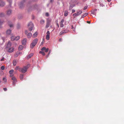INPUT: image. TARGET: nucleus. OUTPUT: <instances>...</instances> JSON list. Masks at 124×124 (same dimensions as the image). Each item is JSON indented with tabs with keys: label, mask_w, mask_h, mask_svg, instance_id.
I'll return each instance as SVG.
<instances>
[{
	"label": "nucleus",
	"mask_w": 124,
	"mask_h": 124,
	"mask_svg": "<svg viewBox=\"0 0 124 124\" xmlns=\"http://www.w3.org/2000/svg\"><path fill=\"white\" fill-rule=\"evenodd\" d=\"M38 41V39H35L33 41L31 44V48H33V47L35 46L36 44L37 43Z\"/></svg>",
	"instance_id": "obj_1"
},
{
	"label": "nucleus",
	"mask_w": 124,
	"mask_h": 124,
	"mask_svg": "<svg viewBox=\"0 0 124 124\" xmlns=\"http://www.w3.org/2000/svg\"><path fill=\"white\" fill-rule=\"evenodd\" d=\"M28 68V67H27V66H25L23 68H19V70L20 72L23 73H25L27 71Z\"/></svg>",
	"instance_id": "obj_2"
},
{
	"label": "nucleus",
	"mask_w": 124,
	"mask_h": 124,
	"mask_svg": "<svg viewBox=\"0 0 124 124\" xmlns=\"http://www.w3.org/2000/svg\"><path fill=\"white\" fill-rule=\"evenodd\" d=\"M28 26L29 27V31H31L34 27V25L31 22H30L28 25Z\"/></svg>",
	"instance_id": "obj_3"
},
{
	"label": "nucleus",
	"mask_w": 124,
	"mask_h": 124,
	"mask_svg": "<svg viewBox=\"0 0 124 124\" xmlns=\"http://www.w3.org/2000/svg\"><path fill=\"white\" fill-rule=\"evenodd\" d=\"M11 43L10 41H9L8 42L5 48L4 49L5 51V50L11 47Z\"/></svg>",
	"instance_id": "obj_4"
},
{
	"label": "nucleus",
	"mask_w": 124,
	"mask_h": 124,
	"mask_svg": "<svg viewBox=\"0 0 124 124\" xmlns=\"http://www.w3.org/2000/svg\"><path fill=\"white\" fill-rule=\"evenodd\" d=\"M14 50V48L13 47H10L8 49L5 50V51L9 53H12L13 52Z\"/></svg>",
	"instance_id": "obj_5"
},
{
	"label": "nucleus",
	"mask_w": 124,
	"mask_h": 124,
	"mask_svg": "<svg viewBox=\"0 0 124 124\" xmlns=\"http://www.w3.org/2000/svg\"><path fill=\"white\" fill-rule=\"evenodd\" d=\"M69 31V30L67 29L63 30L60 33V35L64 34H65L67 33Z\"/></svg>",
	"instance_id": "obj_6"
},
{
	"label": "nucleus",
	"mask_w": 124,
	"mask_h": 124,
	"mask_svg": "<svg viewBox=\"0 0 124 124\" xmlns=\"http://www.w3.org/2000/svg\"><path fill=\"white\" fill-rule=\"evenodd\" d=\"M50 33L49 31H47L46 33V39L47 40H48L50 38Z\"/></svg>",
	"instance_id": "obj_7"
},
{
	"label": "nucleus",
	"mask_w": 124,
	"mask_h": 124,
	"mask_svg": "<svg viewBox=\"0 0 124 124\" xmlns=\"http://www.w3.org/2000/svg\"><path fill=\"white\" fill-rule=\"evenodd\" d=\"M13 80V85H15L16 84V78L14 77H12L11 78Z\"/></svg>",
	"instance_id": "obj_8"
},
{
	"label": "nucleus",
	"mask_w": 124,
	"mask_h": 124,
	"mask_svg": "<svg viewBox=\"0 0 124 124\" xmlns=\"http://www.w3.org/2000/svg\"><path fill=\"white\" fill-rule=\"evenodd\" d=\"M41 50L42 51H45V52L47 53L49 49L48 48H46L45 47H44L42 48Z\"/></svg>",
	"instance_id": "obj_9"
},
{
	"label": "nucleus",
	"mask_w": 124,
	"mask_h": 124,
	"mask_svg": "<svg viewBox=\"0 0 124 124\" xmlns=\"http://www.w3.org/2000/svg\"><path fill=\"white\" fill-rule=\"evenodd\" d=\"M25 1V0H23V1L21 2L19 5V6L21 8H22L23 6V3Z\"/></svg>",
	"instance_id": "obj_10"
},
{
	"label": "nucleus",
	"mask_w": 124,
	"mask_h": 124,
	"mask_svg": "<svg viewBox=\"0 0 124 124\" xmlns=\"http://www.w3.org/2000/svg\"><path fill=\"white\" fill-rule=\"evenodd\" d=\"M27 40L25 39H24L22 41V44L23 45H25L26 43Z\"/></svg>",
	"instance_id": "obj_11"
},
{
	"label": "nucleus",
	"mask_w": 124,
	"mask_h": 124,
	"mask_svg": "<svg viewBox=\"0 0 124 124\" xmlns=\"http://www.w3.org/2000/svg\"><path fill=\"white\" fill-rule=\"evenodd\" d=\"M36 6H33L30 8L28 10V11L33 10L35 8Z\"/></svg>",
	"instance_id": "obj_12"
},
{
	"label": "nucleus",
	"mask_w": 124,
	"mask_h": 124,
	"mask_svg": "<svg viewBox=\"0 0 124 124\" xmlns=\"http://www.w3.org/2000/svg\"><path fill=\"white\" fill-rule=\"evenodd\" d=\"M50 22L49 20H48L46 24V28H48L50 25Z\"/></svg>",
	"instance_id": "obj_13"
},
{
	"label": "nucleus",
	"mask_w": 124,
	"mask_h": 124,
	"mask_svg": "<svg viewBox=\"0 0 124 124\" xmlns=\"http://www.w3.org/2000/svg\"><path fill=\"white\" fill-rule=\"evenodd\" d=\"M64 20L62 19L61 21L60 22V26L61 27H63V23L64 22Z\"/></svg>",
	"instance_id": "obj_14"
},
{
	"label": "nucleus",
	"mask_w": 124,
	"mask_h": 124,
	"mask_svg": "<svg viewBox=\"0 0 124 124\" xmlns=\"http://www.w3.org/2000/svg\"><path fill=\"white\" fill-rule=\"evenodd\" d=\"M27 35V38H30L32 36V34L31 33H29Z\"/></svg>",
	"instance_id": "obj_15"
},
{
	"label": "nucleus",
	"mask_w": 124,
	"mask_h": 124,
	"mask_svg": "<svg viewBox=\"0 0 124 124\" xmlns=\"http://www.w3.org/2000/svg\"><path fill=\"white\" fill-rule=\"evenodd\" d=\"M33 55V53H31L27 57V59H29L30 58H31V57H32Z\"/></svg>",
	"instance_id": "obj_16"
},
{
	"label": "nucleus",
	"mask_w": 124,
	"mask_h": 124,
	"mask_svg": "<svg viewBox=\"0 0 124 124\" xmlns=\"http://www.w3.org/2000/svg\"><path fill=\"white\" fill-rule=\"evenodd\" d=\"M11 13V11L10 10H8L7 11V14L8 15H10Z\"/></svg>",
	"instance_id": "obj_17"
},
{
	"label": "nucleus",
	"mask_w": 124,
	"mask_h": 124,
	"mask_svg": "<svg viewBox=\"0 0 124 124\" xmlns=\"http://www.w3.org/2000/svg\"><path fill=\"white\" fill-rule=\"evenodd\" d=\"M82 13V11L80 10L79 11H77V12L76 13L77 14V15L78 16L81 13Z\"/></svg>",
	"instance_id": "obj_18"
},
{
	"label": "nucleus",
	"mask_w": 124,
	"mask_h": 124,
	"mask_svg": "<svg viewBox=\"0 0 124 124\" xmlns=\"http://www.w3.org/2000/svg\"><path fill=\"white\" fill-rule=\"evenodd\" d=\"M11 31L10 30H7L6 31L7 34L8 35H9L11 34Z\"/></svg>",
	"instance_id": "obj_19"
},
{
	"label": "nucleus",
	"mask_w": 124,
	"mask_h": 124,
	"mask_svg": "<svg viewBox=\"0 0 124 124\" xmlns=\"http://www.w3.org/2000/svg\"><path fill=\"white\" fill-rule=\"evenodd\" d=\"M5 4L4 2L2 1L0 4V7H3L5 5Z\"/></svg>",
	"instance_id": "obj_20"
},
{
	"label": "nucleus",
	"mask_w": 124,
	"mask_h": 124,
	"mask_svg": "<svg viewBox=\"0 0 124 124\" xmlns=\"http://www.w3.org/2000/svg\"><path fill=\"white\" fill-rule=\"evenodd\" d=\"M23 48V47L22 45H20L18 47V50H19L20 51L22 50Z\"/></svg>",
	"instance_id": "obj_21"
},
{
	"label": "nucleus",
	"mask_w": 124,
	"mask_h": 124,
	"mask_svg": "<svg viewBox=\"0 0 124 124\" xmlns=\"http://www.w3.org/2000/svg\"><path fill=\"white\" fill-rule=\"evenodd\" d=\"M88 15V13H85V14H83L81 16L82 18H83L86 16Z\"/></svg>",
	"instance_id": "obj_22"
},
{
	"label": "nucleus",
	"mask_w": 124,
	"mask_h": 124,
	"mask_svg": "<svg viewBox=\"0 0 124 124\" xmlns=\"http://www.w3.org/2000/svg\"><path fill=\"white\" fill-rule=\"evenodd\" d=\"M38 35V33L36 32L32 36L33 37L35 38Z\"/></svg>",
	"instance_id": "obj_23"
},
{
	"label": "nucleus",
	"mask_w": 124,
	"mask_h": 124,
	"mask_svg": "<svg viewBox=\"0 0 124 124\" xmlns=\"http://www.w3.org/2000/svg\"><path fill=\"white\" fill-rule=\"evenodd\" d=\"M13 65L14 66H15L16 64V60H14L13 61Z\"/></svg>",
	"instance_id": "obj_24"
},
{
	"label": "nucleus",
	"mask_w": 124,
	"mask_h": 124,
	"mask_svg": "<svg viewBox=\"0 0 124 124\" xmlns=\"http://www.w3.org/2000/svg\"><path fill=\"white\" fill-rule=\"evenodd\" d=\"M11 40L13 41L15 40V37L14 36H12L11 38Z\"/></svg>",
	"instance_id": "obj_25"
},
{
	"label": "nucleus",
	"mask_w": 124,
	"mask_h": 124,
	"mask_svg": "<svg viewBox=\"0 0 124 124\" xmlns=\"http://www.w3.org/2000/svg\"><path fill=\"white\" fill-rule=\"evenodd\" d=\"M23 74H21L20 75V78L21 80H22L23 78Z\"/></svg>",
	"instance_id": "obj_26"
},
{
	"label": "nucleus",
	"mask_w": 124,
	"mask_h": 124,
	"mask_svg": "<svg viewBox=\"0 0 124 124\" xmlns=\"http://www.w3.org/2000/svg\"><path fill=\"white\" fill-rule=\"evenodd\" d=\"M39 53L41 54L43 56H44L45 54L44 52L43 51H40Z\"/></svg>",
	"instance_id": "obj_27"
},
{
	"label": "nucleus",
	"mask_w": 124,
	"mask_h": 124,
	"mask_svg": "<svg viewBox=\"0 0 124 124\" xmlns=\"http://www.w3.org/2000/svg\"><path fill=\"white\" fill-rule=\"evenodd\" d=\"M68 12L67 11H65V13H64V16H67L68 15Z\"/></svg>",
	"instance_id": "obj_28"
},
{
	"label": "nucleus",
	"mask_w": 124,
	"mask_h": 124,
	"mask_svg": "<svg viewBox=\"0 0 124 124\" xmlns=\"http://www.w3.org/2000/svg\"><path fill=\"white\" fill-rule=\"evenodd\" d=\"M14 71L13 70H11L9 71V73L10 74H12Z\"/></svg>",
	"instance_id": "obj_29"
},
{
	"label": "nucleus",
	"mask_w": 124,
	"mask_h": 124,
	"mask_svg": "<svg viewBox=\"0 0 124 124\" xmlns=\"http://www.w3.org/2000/svg\"><path fill=\"white\" fill-rule=\"evenodd\" d=\"M4 14L3 13H0V17H2L4 16Z\"/></svg>",
	"instance_id": "obj_30"
},
{
	"label": "nucleus",
	"mask_w": 124,
	"mask_h": 124,
	"mask_svg": "<svg viewBox=\"0 0 124 124\" xmlns=\"http://www.w3.org/2000/svg\"><path fill=\"white\" fill-rule=\"evenodd\" d=\"M8 25H9V26L10 27H13V24H11L10 23V22H9L8 23Z\"/></svg>",
	"instance_id": "obj_31"
},
{
	"label": "nucleus",
	"mask_w": 124,
	"mask_h": 124,
	"mask_svg": "<svg viewBox=\"0 0 124 124\" xmlns=\"http://www.w3.org/2000/svg\"><path fill=\"white\" fill-rule=\"evenodd\" d=\"M45 22V21L43 20H41L40 21V23L41 24H43Z\"/></svg>",
	"instance_id": "obj_32"
},
{
	"label": "nucleus",
	"mask_w": 124,
	"mask_h": 124,
	"mask_svg": "<svg viewBox=\"0 0 124 124\" xmlns=\"http://www.w3.org/2000/svg\"><path fill=\"white\" fill-rule=\"evenodd\" d=\"M19 66H16L15 68V70H17L18 69H19Z\"/></svg>",
	"instance_id": "obj_33"
},
{
	"label": "nucleus",
	"mask_w": 124,
	"mask_h": 124,
	"mask_svg": "<svg viewBox=\"0 0 124 124\" xmlns=\"http://www.w3.org/2000/svg\"><path fill=\"white\" fill-rule=\"evenodd\" d=\"M20 37L19 36H18L16 37H15V40H18L20 38Z\"/></svg>",
	"instance_id": "obj_34"
},
{
	"label": "nucleus",
	"mask_w": 124,
	"mask_h": 124,
	"mask_svg": "<svg viewBox=\"0 0 124 124\" xmlns=\"http://www.w3.org/2000/svg\"><path fill=\"white\" fill-rule=\"evenodd\" d=\"M3 81H4L6 83L7 80L6 78H3Z\"/></svg>",
	"instance_id": "obj_35"
},
{
	"label": "nucleus",
	"mask_w": 124,
	"mask_h": 124,
	"mask_svg": "<svg viewBox=\"0 0 124 124\" xmlns=\"http://www.w3.org/2000/svg\"><path fill=\"white\" fill-rule=\"evenodd\" d=\"M5 69V67L4 66H2L1 67V69L2 70H4Z\"/></svg>",
	"instance_id": "obj_36"
},
{
	"label": "nucleus",
	"mask_w": 124,
	"mask_h": 124,
	"mask_svg": "<svg viewBox=\"0 0 124 124\" xmlns=\"http://www.w3.org/2000/svg\"><path fill=\"white\" fill-rule=\"evenodd\" d=\"M74 7L72 5H70V7H69V9H71L72 8Z\"/></svg>",
	"instance_id": "obj_37"
},
{
	"label": "nucleus",
	"mask_w": 124,
	"mask_h": 124,
	"mask_svg": "<svg viewBox=\"0 0 124 124\" xmlns=\"http://www.w3.org/2000/svg\"><path fill=\"white\" fill-rule=\"evenodd\" d=\"M78 16V15H77V14L76 13H75L73 14V16L74 17H75L76 16Z\"/></svg>",
	"instance_id": "obj_38"
},
{
	"label": "nucleus",
	"mask_w": 124,
	"mask_h": 124,
	"mask_svg": "<svg viewBox=\"0 0 124 124\" xmlns=\"http://www.w3.org/2000/svg\"><path fill=\"white\" fill-rule=\"evenodd\" d=\"M50 52H51V51L50 50V51H49V53H48L47 55L46 56L47 57H48V56H49L50 54Z\"/></svg>",
	"instance_id": "obj_39"
},
{
	"label": "nucleus",
	"mask_w": 124,
	"mask_h": 124,
	"mask_svg": "<svg viewBox=\"0 0 124 124\" xmlns=\"http://www.w3.org/2000/svg\"><path fill=\"white\" fill-rule=\"evenodd\" d=\"M87 8V6H85L84 8V10H85Z\"/></svg>",
	"instance_id": "obj_40"
},
{
	"label": "nucleus",
	"mask_w": 124,
	"mask_h": 124,
	"mask_svg": "<svg viewBox=\"0 0 124 124\" xmlns=\"http://www.w3.org/2000/svg\"><path fill=\"white\" fill-rule=\"evenodd\" d=\"M91 14H93V15H95L96 13L94 11H93L92 12Z\"/></svg>",
	"instance_id": "obj_41"
},
{
	"label": "nucleus",
	"mask_w": 124,
	"mask_h": 124,
	"mask_svg": "<svg viewBox=\"0 0 124 124\" xmlns=\"http://www.w3.org/2000/svg\"><path fill=\"white\" fill-rule=\"evenodd\" d=\"M4 59V57H2V58L1 59L0 61H3Z\"/></svg>",
	"instance_id": "obj_42"
},
{
	"label": "nucleus",
	"mask_w": 124,
	"mask_h": 124,
	"mask_svg": "<svg viewBox=\"0 0 124 124\" xmlns=\"http://www.w3.org/2000/svg\"><path fill=\"white\" fill-rule=\"evenodd\" d=\"M8 1L9 2V3H10V4L11 3V0H8Z\"/></svg>",
	"instance_id": "obj_43"
},
{
	"label": "nucleus",
	"mask_w": 124,
	"mask_h": 124,
	"mask_svg": "<svg viewBox=\"0 0 124 124\" xmlns=\"http://www.w3.org/2000/svg\"><path fill=\"white\" fill-rule=\"evenodd\" d=\"M75 11V10L73 9L72 10V13H74Z\"/></svg>",
	"instance_id": "obj_44"
},
{
	"label": "nucleus",
	"mask_w": 124,
	"mask_h": 124,
	"mask_svg": "<svg viewBox=\"0 0 124 124\" xmlns=\"http://www.w3.org/2000/svg\"><path fill=\"white\" fill-rule=\"evenodd\" d=\"M28 31H25V34L26 35H27L28 34Z\"/></svg>",
	"instance_id": "obj_45"
},
{
	"label": "nucleus",
	"mask_w": 124,
	"mask_h": 124,
	"mask_svg": "<svg viewBox=\"0 0 124 124\" xmlns=\"http://www.w3.org/2000/svg\"><path fill=\"white\" fill-rule=\"evenodd\" d=\"M3 89L5 91H6L7 90V88H4Z\"/></svg>",
	"instance_id": "obj_46"
},
{
	"label": "nucleus",
	"mask_w": 124,
	"mask_h": 124,
	"mask_svg": "<svg viewBox=\"0 0 124 124\" xmlns=\"http://www.w3.org/2000/svg\"><path fill=\"white\" fill-rule=\"evenodd\" d=\"M3 23V22L1 21L0 20V25H1Z\"/></svg>",
	"instance_id": "obj_47"
},
{
	"label": "nucleus",
	"mask_w": 124,
	"mask_h": 124,
	"mask_svg": "<svg viewBox=\"0 0 124 124\" xmlns=\"http://www.w3.org/2000/svg\"><path fill=\"white\" fill-rule=\"evenodd\" d=\"M62 39L61 38H60L59 40V41L60 42L61 41H62Z\"/></svg>",
	"instance_id": "obj_48"
},
{
	"label": "nucleus",
	"mask_w": 124,
	"mask_h": 124,
	"mask_svg": "<svg viewBox=\"0 0 124 124\" xmlns=\"http://www.w3.org/2000/svg\"><path fill=\"white\" fill-rule=\"evenodd\" d=\"M97 9H95L93 11L95 12V11H97Z\"/></svg>",
	"instance_id": "obj_49"
},
{
	"label": "nucleus",
	"mask_w": 124,
	"mask_h": 124,
	"mask_svg": "<svg viewBox=\"0 0 124 124\" xmlns=\"http://www.w3.org/2000/svg\"><path fill=\"white\" fill-rule=\"evenodd\" d=\"M87 23H90V21H88L87 22Z\"/></svg>",
	"instance_id": "obj_50"
},
{
	"label": "nucleus",
	"mask_w": 124,
	"mask_h": 124,
	"mask_svg": "<svg viewBox=\"0 0 124 124\" xmlns=\"http://www.w3.org/2000/svg\"><path fill=\"white\" fill-rule=\"evenodd\" d=\"M57 25L58 26V28L59 27V25L58 23H57Z\"/></svg>",
	"instance_id": "obj_51"
},
{
	"label": "nucleus",
	"mask_w": 124,
	"mask_h": 124,
	"mask_svg": "<svg viewBox=\"0 0 124 124\" xmlns=\"http://www.w3.org/2000/svg\"><path fill=\"white\" fill-rule=\"evenodd\" d=\"M46 16H48V13H46Z\"/></svg>",
	"instance_id": "obj_52"
},
{
	"label": "nucleus",
	"mask_w": 124,
	"mask_h": 124,
	"mask_svg": "<svg viewBox=\"0 0 124 124\" xmlns=\"http://www.w3.org/2000/svg\"><path fill=\"white\" fill-rule=\"evenodd\" d=\"M73 28H74V27H73V26L72 25L71 26V28L73 29Z\"/></svg>",
	"instance_id": "obj_53"
},
{
	"label": "nucleus",
	"mask_w": 124,
	"mask_h": 124,
	"mask_svg": "<svg viewBox=\"0 0 124 124\" xmlns=\"http://www.w3.org/2000/svg\"><path fill=\"white\" fill-rule=\"evenodd\" d=\"M50 1L51 2H52L53 1V0H50Z\"/></svg>",
	"instance_id": "obj_54"
},
{
	"label": "nucleus",
	"mask_w": 124,
	"mask_h": 124,
	"mask_svg": "<svg viewBox=\"0 0 124 124\" xmlns=\"http://www.w3.org/2000/svg\"><path fill=\"white\" fill-rule=\"evenodd\" d=\"M108 2H109L111 1V0H107Z\"/></svg>",
	"instance_id": "obj_55"
},
{
	"label": "nucleus",
	"mask_w": 124,
	"mask_h": 124,
	"mask_svg": "<svg viewBox=\"0 0 124 124\" xmlns=\"http://www.w3.org/2000/svg\"><path fill=\"white\" fill-rule=\"evenodd\" d=\"M15 57H17L18 56V55H17H17H15Z\"/></svg>",
	"instance_id": "obj_56"
},
{
	"label": "nucleus",
	"mask_w": 124,
	"mask_h": 124,
	"mask_svg": "<svg viewBox=\"0 0 124 124\" xmlns=\"http://www.w3.org/2000/svg\"><path fill=\"white\" fill-rule=\"evenodd\" d=\"M43 41H42V42H41V44L42 45V44H43Z\"/></svg>",
	"instance_id": "obj_57"
},
{
	"label": "nucleus",
	"mask_w": 124,
	"mask_h": 124,
	"mask_svg": "<svg viewBox=\"0 0 124 124\" xmlns=\"http://www.w3.org/2000/svg\"><path fill=\"white\" fill-rule=\"evenodd\" d=\"M12 76V75L11 74V75H10V77H11Z\"/></svg>",
	"instance_id": "obj_58"
},
{
	"label": "nucleus",
	"mask_w": 124,
	"mask_h": 124,
	"mask_svg": "<svg viewBox=\"0 0 124 124\" xmlns=\"http://www.w3.org/2000/svg\"><path fill=\"white\" fill-rule=\"evenodd\" d=\"M27 66H30V65H29H29H28Z\"/></svg>",
	"instance_id": "obj_59"
},
{
	"label": "nucleus",
	"mask_w": 124,
	"mask_h": 124,
	"mask_svg": "<svg viewBox=\"0 0 124 124\" xmlns=\"http://www.w3.org/2000/svg\"><path fill=\"white\" fill-rule=\"evenodd\" d=\"M20 53H18V54H19Z\"/></svg>",
	"instance_id": "obj_60"
},
{
	"label": "nucleus",
	"mask_w": 124,
	"mask_h": 124,
	"mask_svg": "<svg viewBox=\"0 0 124 124\" xmlns=\"http://www.w3.org/2000/svg\"><path fill=\"white\" fill-rule=\"evenodd\" d=\"M58 0V1H60V0Z\"/></svg>",
	"instance_id": "obj_61"
}]
</instances>
